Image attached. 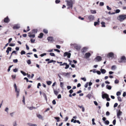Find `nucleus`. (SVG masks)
I'll list each match as a JSON object with an SVG mask.
<instances>
[{"mask_svg":"<svg viewBox=\"0 0 126 126\" xmlns=\"http://www.w3.org/2000/svg\"><path fill=\"white\" fill-rule=\"evenodd\" d=\"M67 3V5L70 8H72L73 6L72 2L71 1L66 0Z\"/></svg>","mask_w":126,"mask_h":126,"instance_id":"nucleus-5","label":"nucleus"},{"mask_svg":"<svg viewBox=\"0 0 126 126\" xmlns=\"http://www.w3.org/2000/svg\"><path fill=\"white\" fill-rule=\"evenodd\" d=\"M53 38L52 37H48L47 38V39L49 40V39H53Z\"/></svg>","mask_w":126,"mask_h":126,"instance_id":"nucleus-52","label":"nucleus"},{"mask_svg":"<svg viewBox=\"0 0 126 126\" xmlns=\"http://www.w3.org/2000/svg\"><path fill=\"white\" fill-rule=\"evenodd\" d=\"M13 65L10 66H9L8 68V69L7 71L8 72H9L10 70V68L13 66Z\"/></svg>","mask_w":126,"mask_h":126,"instance_id":"nucleus-50","label":"nucleus"},{"mask_svg":"<svg viewBox=\"0 0 126 126\" xmlns=\"http://www.w3.org/2000/svg\"><path fill=\"white\" fill-rule=\"evenodd\" d=\"M43 34L41 33L40 34L39 36H38V37L40 38H41L43 37Z\"/></svg>","mask_w":126,"mask_h":126,"instance_id":"nucleus-27","label":"nucleus"},{"mask_svg":"<svg viewBox=\"0 0 126 126\" xmlns=\"http://www.w3.org/2000/svg\"><path fill=\"white\" fill-rule=\"evenodd\" d=\"M22 102L23 103V104L25 105V97L24 95H23V100Z\"/></svg>","mask_w":126,"mask_h":126,"instance_id":"nucleus-31","label":"nucleus"},{"mask_svg":"<svg viewBox=\"0 0 126 126\" xmlns=\"http://www.w3.org/2000/svg\"><path fill=\"white\" fill-rule=\"evenodd\" d=\"M107 9L109 10H111V8L109 7L108 6H107Z\"/></svg>","mask_w":126,"mask_h":126,"instance_id":"nucleus-57","label":"nucleus"},{"mask_svg":"<svg viewBox=\"0 0 126 126\" xmlns=\"http://www.w3.org/2000/svg\"><path fill=\"white\" fill-rule=\"evenodd\" d=\"M4 22H5L7 23L8 22L9 20L8 18V17L7 16L6 18H5L4 20Z\"/></svg>","mask_w":126,"mask_h":126,"instance_id":"nucleus-18","label":"nucleus"},{"mask_svg":"<svg viewBox=\"0 0 126 126\" xmlns=\"http://www.w3.org/2000/svg\"><path fill=\"white\" fill-rule=\"evenodd\" d=\"M88 48L86 47H83L81 50V52L82 53H84L87 51Z\"/></svg>","mask_w":126,"mask_h":126,"instance_id":"nucleus-13","label":"nucleus"},{"mask_svg":"<svg viewBox=\"0 0 126 126\" xmlns=\"http://www.w3.org/2000/svg\"><path fill=\"white\" fill-rule=\"evenodd\" d=\"M116 120L115 119H114L112 123L114 125H115L116 124Z\"/></svg>","mask_w":126,"mask_h":126,"instance_id":"nucleus-53","label":"nucleus"},{"mask_svg":"<svg viewBox=\"0 0 126 126\" xmlns=\"http://www.w3.org/2000/svg\"><path fill=\"white\" fill-rule=\"evenodd\" d=\"M52 103L54 105H55L56 104V102L55 100H54L52 101Z\"/></svg>","mask_w":126,"mask_h":126,"instance_id":"nucleus-63","label":"nucleus"},{"mask_svg":"<svg viewBox=\"0 0 126 126\" xmlns=\"http://www.w3.org/2000/svg\"><path fill=\"white\" fill-rule=\"evenodd\" d=\"M43 32L46 33H48V31L46 29L44 30Z\"/></svg>","mask_w":126,"mask_h":126,"instance_id":"nucleus-56","label":"nucleus"},{"mask_svg":"<svg viewBox=\"0 0 126 126\" xmlns=\"http://www.w3.org/2000/svg\"><path fill=\"white\" fill-rule=\"evenodd\" d=\"M100 70L101 73L103 74H105L106 72V70L104 69H100Z\"/></svg>","mask_w":126,"mask_h":126,"instance_id":"nucleus-19","label":"nucleus"},{"mask_svg":"<svg viewBox=\"0 0 126 126\" xmlns=\"http://www.w3.org/2000/svg\"><path fill=\"white\" fill-rule=\"evenodd\" d=\"M46 53H43L42 54L40 55V56L41 57H43L44 56L46 55Z\"/></svg>","mask_w":126,"mask_h":126,"instance_id":"nucleus-49","label":"nucleus"},{"mask_svg":"<svg viewBox=\"0 0 126 126\" xmlns=\"http://www.w3.org/2000/svg\"><path fill=\"white\" fill-rule=\"evenodd\" d=\"M37 116L39 119H43V117L40 114H37Z\"/></svg>","mask_w":126,"mask_h":126,"instance_id":"nucleus-23","label":"nucleus"},{"mask_svg":"<svg viewBox=\"0 0 126 126\" xmlns=\"http://www.w3.org/2000/svg\"><path fill=\"white\" fill-rule=\"evenodd\" d=\"M56 62V61H54L53 60H49V61L47 62V63L49 64V63L53 62Z\"/></svg>","mask_w":126,"mask_h":126,"instance_id":"nucleus-32","label":"nucleus"},{"mask_svg":"<svg viewBox=\"0 0 126 126\" xmlns=\"http://www.w3.org/2000/svg\"><path fill=\"white\" fill-rule=\"evenodd\" d=\"M14 86L15 89V91L17 93L19 92V89L17 90V87L16 84L15 83L14 84Z\"/></svg>","mask_w":126,"mask_h":126,"instance_id":"nucleus-11","label":"nucleus"},{"mask_svg":"<svg viewBox=\"0 0 126 126\" xmlns=\"http://www.w3.org/2000/svg\"><path fill=\"white\" fill-rule=\"evenodd\" d=\"M54 93L55 94V95H57L58 94V92L57 91L54 90Z\"/></svg>","mask_w":126,"mask_h":126,"instance_id":"nucleus-47","label":"nucleus"},{"mask_svg":"<svg viewBox=\"0 0 126 126\" xmlns=\"http://www.w3.org/2000/svg\"><path fill=\"white\" fill-rule=\"evenodd\" d=\"M47 83L48 85H50L51 83L52 82L51 81H47Z\"/></svg>","mask_w":126,"mask_h":126,"instance_id":"nucleus-38","label":"nucleus"},{"mask_svg":"<svg viewBox=\"0 0 126 126\" xmlns=\"http://www.w3.org/2000/svg\"><path fill=\"white\" fill-rule=\"evenodd\" d=\"M101 24L102 25L101 26L103 27H105V23L104 22H102L101 23Z\"/></svg>","mask_w":126,"mask_h":126,"instance_id":"nucleus-30","label":"nucleus"},{"mask_svg":"<svg viewBox=\"0 0 126 126\" xmlns=\"http://www.w3.org/2000/svg\"><path fill=\"white\" fill-rule=\"evenodd\" d=\"M46 41H45L46 43H53V40H46Z\"/></svg>","mask_w":126,"mask_h":126,"instance_id":"nucleus-20","label":"nucleus"},{"mask_svg":"<svg viewBox=\"0 0 126 126\" xmlns=\"http://www.w3.org/2000/svg\"><path fill=\"white\" fill-rule=\"evenodd\" d=\"M64 74H65V76H66L67 77L69 78V75L70 74V73H64Z\"/></svg>","mask_w":126,"mask_h":126,"instance_id":"nucleus-25","label":"nucleus"},{"mask_svg":"<svg viewBox=\"0 0 126 126\" xmlns=\"http://www.w3.org/2000/svg\"><path fill=\"white\" fill-rule=\"evenodd\" d=\"M9 109L7 107H6L5 108V111L7 112V113H8Z\"/></svg>","mask_w":126,"mask_h":126,"instance_id":"nucleus-36","label":"nucleus"},{"mask_svg":"<svg viewBox=\"0 0 126 126\" xmlns=\"http://www.w3.org/2000/svg\"><path fill=\"white\" fill-rule=\"evenodd\" d=\"M54 118L57 120V122H59L60 121V118L59 117H54Z\"/></svg>","mask_w":126,"mask_h":126,"instance_id":"nucleus-33","label":"nucleus"},{"mask_svg":"<svg viewBox=\"0 0 126 126\" xmlns=\"http://www.w3.org/2000/svg\"><path fill=\"white\" fill-rule=\"evenodd\" d=\"M27 108L29 110H33L34 109H36V108L33 107H27Z\"/></svg>","mask_w":126,"mask_h":126,"instance_id":"nucleus-21","label":"nucleus"},{"mask_svg":"<svg viewBox=\"0 0 126 126\" xmlns=\"http://www.w3.org/2000/svg\"><path fill=\"white\" fill-rule=\"evenodd\" d=\"M118 105V103H115L114 105V107L115 108Z\"/></svg>","mask_w":126,"mask_h":126,"instance_id":"nucleus-64","label":"nucleus"},{"mask_svg":"<svg viewBox=\"0 0 126 126\" xmlns=\"http://www.w3.org/2000/svg\"><path fill=\"white\" fill-rule=\"evenodd\" d=\"M15 44H9V46L11 47H13L15 46Z\"/></svg>","mask_w":126,"mask_h":126,"instance_id":"nucleus-59","label":"nucleus"},{"mask_svg":"<svg viewBox=\"0 0 126 126\" xmlns=\"http://www.w3.org/2000/svg\"><path fill=\"white\" fill-rule=\"evenodd\" d=\"M99 18L98 19L97 22H95L94 23V25L95 26L97 25H98L99 24L100 21H99Z\"/></svg>","mask_w":126,"mask_h":126,"instance_id":"nucleus-16","label":"nucleus"},{"mask_svg":"<svg viewBox=\"0 0 126 126\" xmlns=\"http://www.w3.org/2000/svg\"><path fill=\"white\" fill-rule=\"evenodd\" d=\"M118 99V100L119 101H122V99L121 98V97L120 96H118L117 97Z\"/></svg>","mask_w":126,"mask_h":126,"instance_id":"nucleus-46","label":"nucleus"},{"mask_svg":"<svg viewBox=\"0 0 126 126\" xmlns=\"http://www.w3.org/2000/svg\"><path fill=\"white\" fill-rule=\"evenodd\" d=\"M126 18V15H121L119 16L118 17V19L120 21H122L124 20Z\"/></svg>","mask_w":126,"mask_h":126,"instance_id":"nucleus-3","label":"nucleus"},{"mask_svg":"<svg viewBox=\"0 0 126 126\" xmlns=\"http://www.w3.org/2000/svg\"><path fill=\"white\" fill-rule=\"evenodd\" d=\"M126 58L124 56H122L120 59V60H119V63H124L126 62Z\"/></svg>","mask_w":126,"mask_h":126,"instance_id":"nucleus-4","label":"nucleus"},{"mask_svg":"<svg viewBox=\"0 0 126 126\" xmlns=\"http://www.w3.org/2000/svg\"><path fill=\"white\" fill-rule=\"evenodd\" d=\"M114 53L112 52L109 53L107 55L108 57H112L113 56Z\"/></svg>","mask_w":126,"mask_h":126,"instance_id":"nucleus-10","label":"nucleus"},{"mask_svg":"<svg viewBox=\"0 0 126 126\" xmlns=\"http://www.w3.org/2000/svg\"><path fill=\"white\" fill-rule=\"evenodd\" d=\"M13 126H17V124L16 121H15L13 123Z\"/></svg>","mask_w":126,"mask_h":126,"instance_id":"nucleus-48","label":"nucleus"},{"mask_svg":"<svg viewBox=\"0 0 126 126\" xmlns=\"http://www.w3.org/2000/svg\"><path fill=\"white\" fill-rule=\"evenodd\" d=\"M20 72L24 76H25L26 75V74L22 71H21Z\"/></svg>","mask_w":126,"mask_h":126,"instance_id":"nucleus-37","label":"nucleus"},{"mask_svg":"<svg viewBox=\"0 0 126 126\" xmlns=\"http://www.w3.org/2000/svg\"><path fill=\"white\" fill-rule=\"evenodd\" d=\"M12 49V48L11 47H9L7 48V49L6 50V52L7 53V55L9 54V51H11Z\"/></svg>","mask_w":126,"mask_h":126,"instance_id":"nucleus-17","label":"nucleus"},{"mask_svg":"<svg viewBox=\"0 0 126 126\" xmlns=\"http://www.w3.org/2000/svg\"><path fill=\"white\" fill-rule=\"evenodd\" d=\"M15 112H13L11 113H10V115L12 117H13L14 116V115Z\"/></svg>","mask_w":126,"mask_h":126,"instance_id":"nucleus-54","label":"nucleus"},{"mask_svg":"<svg viewBox=\"0 0 126 126\" xmlns=\"http://www.w3.org/2000/svg\"><path fill=\"white\" fill-rule=\"evenodd\" d=\"M105 124L106 125H108L109 124V121L107 120L105 122Z\"/></svg>","mask_w":126,"mask_h":126,"instance_id":"nucleus-35","label":"nucleus"},{"mask_svg":"<svg viewBox=\"0 0 126 126\" xmlns=\"http://www.w3.org/2000/svg\"><path fill=\"white\" fill-rule=\"evenodd\" d=\"M71 55V54L70 53H69L67 52H65L63 56L64 57H65L66 56H67L68 58H70Z\"/></svg>","mask_w":126,"mask_h":126,"instance_id":"nucleus-6","label":"nucleus"},{"mask_svg":"<svg viewBox=\"0 0 126 126\" xmlns=\"http://www.w3.org/2000/svg\"><path fill=\"white\" fill-rule=\"evenodd\" d=\"M91 53L89 52H87L84 55L85 58L86 59H88L89 58V57L91 56Z\"/></svg>","mask_w":126,"mask_h":126,"instance_id":"nucleus-8","label":"nucleus"},{"mask_svg":"<svg viewBox=\"0 0 126 126\" xmlns=\"http://www.w3.org/2000/svg\"><path fill=\"white\" fill-rule=\"evenodd\" d=\"M70 46L72 47H73V46H74L75 48L78 50H79L80 48V47L79 45L75 43H71L70 44Z\"/></svg>","mask_w":126,"mask_h":126,"instance_id":"nucleus-2","label":"nucleus"},{"mask_svg":"<svg viewBox=\"0 0 126 126\" xmlns=\"http://www.w3.org/2000/svg\"><path fill=\"white\" fill-rule=\"evenodd\" d=\"M94 119L93 118L92 119V124L93 125H95V123L94 122Z\"/></svg>","mask_w":126,"mask_h":126,"instance_id":"nucleus-40","label":"nucleus"},{"mask_svg":"<svg viewBox=\"0 0 126 126\" xmlns=\"http://www.w3.org/2000/svg\"><path fill=\"white\" fill-rule=\"evenodd\" d=\"M91 12L92 14H95L96 13V11L95 10H91Z\"/></svg>","mask_w":126,"mask_h":126,"instance_id":"nucleus-34","label":"nucleus"},{"mask_svg":"<svg viewBox=\"0 0 126 126\" xmlns=\"http://www.w3.org/2000/svg\"><path fill=\"white\" fill-rule=\"evenodd\" d=\"M88 82H87L85 84V85H84V87L85 88H86L87 87H88Z\"/></svg>","mask_w":126,"mask_h":126,"instance_id":"nucleus-55","label":"nucleus"},{"mask_svg":"<svg viewBox=\"0 0 126 126\" xmlns=\"http://www.w3.org/2000/svg\"><path fill=\"white\" fill-rule=\"evenodd\" d=\"M104 93V92H103L102 93V98L104 99V98H106L107 99V101H109L110 100V98H109V95L106 93H104L103 94V93Z\"/></svg>","mask_w":126,"mask_h":126,"instance_id":"nucleus-1","label":"nucleus"},{"mask_svg":"<svg viewBox=\"0 0 126 126\" xmlns=\"http://www.w3.org/2000/svg\"><path fill=\"white\" fill-rule=\"evenodd\" d=\"M37 29H34L32 30V32L33 33H37Z\"/></svg>","mask_w":126,"mask_h":126,"instance_id":"nucleus-22","label":"nucleus"},{"mask_svg":"<svg viewBox=\"0 0 126 126\" xmlns=\"http://www.w3.org/2000/svg\"><path fill=\"white\" fill-rule=\"evenodd\" d=\"M106 88L109 90H110L111 89V87L110 85H106Z\"/></svg>","mask_w":126,"mask_h":126,"instance_id":"nucleus-26","label":"nucleus"},{"mask_svg":"<svg viewBox=\"0 0 126 126\" xmlns=\"http://www.w3.org/2000/svg\"><path fill=\"white\" fill-rule=\"evenodd\" d=\"M81 79L82 80H83L84 81H86V79L85 78H81Z\"/></svg>","mask_w":126,"mask_h":126,"instance_id":"nucleus-62","label":"nucleus"},{"mask_svg":"<svg viewBox=\"0 0 126 126\" xmlns=\"http://www.w3.org/2000/svg\"><path fill=\"white\" fill-rule=\"evenodd\" d=\"M116 67L115 65H113L112 66L111 69L112 70H114L116 68Z\"/></svg>","mask_w":126,"mask_h":126,"instance_id":"nucleus-29","label":"nucleus"},{"mask_svg":"<svg viewBox=\"0 0 126 126\" xmlns=\"http://www.w3.org/2000/svg\"><path fill=\"white\" fill-rule=\"evenodd\" d=\"M66 67H65V68L66 69H67L69 67V65L68 64H67V63L66 64Z\"/></svg>","mask_w":126,"mask_h":126,"instance_id":"nucleus-44","label":"nucleus"},{"mask_svg":"<svg viewBox=\"0 0 126 126\" xmlns=\"http://www.w3.org/2000/svg\"><path fill=\"white\" fill-rule=\"evenodd\" d=\"M13 62L15 63H17L18 62V60L17 59H14L13 60Z\"/></svg>","mask_w":126,"mask_h":126,"instance_id":"nucleus-58","label":"nucleus"},{"mask_svg":"<svg viewBox=\"0 0 126 126\" xmlns=\"http://www.w3.org/2000/svg\"><path fill=\"white\" fill-rule=\"evenodd\" d=\"M28 36L31 38H34L35 36V35L34 34H32L31 32H29L28 33Z\"/></svg>","mask_w":126,"mask_h":126,"instance_id":"nucleus-14","label":"nucleus"},{"mask_svg":"<svg viewBox=\"0 0 126 126\" xmlns=\"http://www.w3.org/2000/svg\"><path fill=\"white\" fill-rule=\"evenodd\" d=\"M117 117L119 119L120 118V116L121 115L122 113V112L120 110H119V111L117 112Z\"/></svg>","mask_w":126,"mask_h":126,"instance_id":"nucleus-7","label":"nucleus"},{"mask_svg":"<svg viewBox=\"0 0 126 126\" xmlns=\"http://www.w3.org/2000/svg\"><path fill=\"white\" fill-rule=\"evenodd\" d=\"M50 55L52 56H55V54L54 53H49Z\"/></svg>","mask_w":126,"mask_h":126,"instance_id":"nucleus-43","label":"nucleus"},{"mask_svg":"<svg viewBox=\"0 0 126 126\" xmlns=\"http://www.w3.org/2000/svg\"><path fill=\"white\" fill-rule=\"evenodd\" d=\"M96 72V73H97V74L99 75H100L101 74V72L99 71H97Z\"/></svg>","mask_w":126,"mask_h":126,"instance_id":"nucleus-51","label":"nucleus"},{"mask_svg":"<svg viewBox=\"0 0 126 126\" xmlns=\"http://www.w3.org/2000/svg\"><path fill=\"white\" fill-rule=\"evenodd\" d=\"M42 95H43V96L45 98V99H46V100H47V96H46L45 93H42Z\"/></svg>","mask_w":126,"mask_h":126,"instance_id":"nucleus-28","label":"nucleus"},{"mask_svg":"<svg viewBox=\"0 0 126 126\" xmlns=\"http://www.w3.org/2000/svg\"><path fill=\"white\" fill-rule=\"evenodd\" d=\"M88 18L90 21H92L94 18V16L92 15H90L88 16Z\"/></svg>","mask_w":126,"mask_h":126,"instance_id":"nucleus-9","label":"nucleus"},{"mask_svg":"<svg viewBox=\"0 0 126 126\" xmlns=\"http://www.w3.org/2000/svg\"><path fill=\"white\" fill-rule=\"evenodd\" d=\"M18 70L17 69L15 68L13 69V71L14 72H16L18 71Z\"/></svg>","mask_w":126,"mask_h":126,"instance_id":"nucleus-61","label":"nucleus"},{"mask_svg":"<svg viewBox=\"0 0 126 126\" xmlns=\"http://www.w3.org/2000/svg\"><path fill=\"white\" fill-rule=\"evenodd\" d=\"M25 51L24 50H22L21 52V54L22 55L23 54H25Z\"/></svg>","mask_w":126,"mask_h":126,"instance_id":"nucleus-42","label":"nucleus"},{"mask_svg":"<svg viewBox=\"0 0 126 126\" xmlns=\"http://www.w3.org/2000/svg\"><path fill=\"white\" fill-rule=\"evenodd\" d=\"M27 63L29 64H30L31 63V62L30 60H29L27 61Z\"/></svg>","mask_w":126,"mask_h":126,"instance_id":"nucleus-41","label":"nucleus"},{"mask_svg":"<svg viewBox=\"0 0 126 126\" xmlns=\"http://www.w3.org/2000/svg\"><path fill=\"white\" fill-rule=\"evenodd\" d=\"M58 75L60 78L59 80L60 81H62L63 80V78H62L61 76L60 75V74H58Z\"/></svg>","mask_w":126,"mask_h":126,"instance_id":"nucleus-24","label":"nucleus"},{"mask_svg":"<svg viewBox=\"0 0 126 126\" xmlns=\"http://www.w3.org/2000/svg\"><path fill=\"white\" fill-rule=\"evenodd\" d=\"M119 82V80L117 79H116L114 81L115 83L116 84L118 83Z\"/></svg>","mask_w":126,"mask_h":126,"instance_id":"nucleus-60","label":"nucleus"},{"mask_svg":"<svg viewBox=\"0 0 126 126\" xmlns=\"http://www.w3.org/2000/svg\"><path fill=\"white\" fill-rule=\"evenodd\" d=\"M95 59L96 60L98 61H100L101 60V58L100 56H98L95 58Z\"/></svg>","mask_w":126,"mask_h":126,"instance_id":"nucleus-15","label":"nucleus"},{"mask_svg":"<svg viewBox=\"0 0 126 126\" xmlns=\"http://www.w3.org/2000/svg\"><path fill=\"white\" fill-rule=\"evenodd\" d=\"M106 116H108L110 114V113L108 111H107L106 112Z\"/></svg>","mask_w":126,"mask_h":126,"instance_id":"nucleus-45","label":"nucleus"},{"mask_svg":"<svg viewBox=\"0 0 126 126\" xmlns=\"http://www.w3.org/2000/svg\"><path fill=\"white\" fill-rule=\"evenodd\" d=\"M20 27V26L19 24H16L13 27V29H18Z\"/></svg>","mask_w":126,"mask_h":126,"instance_id":"nucleus-12","label":"nucleus"},{"mask_svg":"<svg viewBox=\"0 0 126 126\" xmlns=\"http://www.w3.org/2000/svg\"><path fill=\"white\" fill-rule=\"evenodd\" d=\"M121 94V93L120 92H117V93H116V95L117 96H119V95H120Z\"/></svg>","mask_w":126,"mask_h":126,"instance_id":"nucleus-39","label":"nucleus"}]
</instances>
